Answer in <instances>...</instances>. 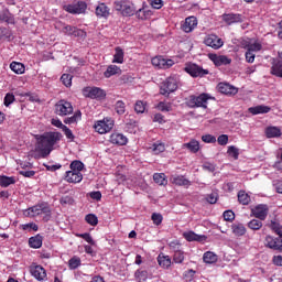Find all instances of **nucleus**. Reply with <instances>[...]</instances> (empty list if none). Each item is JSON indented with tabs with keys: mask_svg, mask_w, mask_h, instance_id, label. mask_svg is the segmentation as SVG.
Here are the masks:
<instances>
[{
	"mask_svg": "<svg viewBox=\"0 0 282 282\" xmlns=\"http://www.w3.org/2000/svg\"><path fill=\"white\" fill-rule=\"evenodd\" d=\"M63 134L61 132H45L37 139L35 151L42 158H47L54 151V145L61 142Z\"/></svg>",
	"mask_w": 282,
	"mask_h": 282,
	"instance_id": "nucleus-1",
	"label": "nucleus"
},
{
	"mask_svg": "<svg viewBox=\"0 0 282 282\" xmlns=\"http://www.w3.org/2000/svg\"><path fill=\"white\" fill-rule=\"evenodd\" d=\"M210 95L203 93L200 95H191L187 100L186 105L191 109L195 108H202V109H208V101L210 100Z\"/></svg>",
	"mask_w": 282,
	"mask_h": 282,
	"instance_id": "nucleus-2",
	"label": "nucleus"
},
{
	"mask_svg": "<svg viewBox=\"0 0 282 282\" xmlns=\"http://www.w3.org/2000/svg\"><path fill=\"white\" fill-rule=\"evenodd\" d=\"M180 84L181 80L178 75H171L170 77H167L161 85L162 96H166L169 94H173V91H177V87H180Z\"/></svg>",
	"mask_w": 282,
	"mask_h": 282,
	"instance_id": "nucleus-3",
	"label": "nucleus"
},
{
	"mask_svg": "<svg viewBox=\"0 0 282 282\" xmlns=\"http://www.w3.org/2000/svg\"><path fill=\"white\" fill-rule=\"evenodd\" d=\"M113 6L115 10H117V12H121L122 17H133V14H135L133 3L127 0H117Z\"/></svg>",
	"mask_w": 282,
	"mask_h": 282,
	"instance_id": "nucleus-4",
	"label": "nucleus"
},
{
	"mask_svg": "<svg viewBox=\"0 0 282 282\" xmlns=\"http://www.w3.org/2000/svg\"><path fill=\"white\" fill-rule=\"evenodd\" d=\"M94 129L97 133H100L101 135L105 133H109V131L113 129V119L104 118L102 120L96 121L94 124Z\"/></svg>",
	"mask_w": 282,
	"mask_h": 282,
	"instance_id": "nucleus-5",
	"label": "nucleus"
},
{
	"mask_svg": "<svg viewBox=\"0 0 282 282\" xmlns=\"http://www.w3.org/2000/svg\"><path fill=\"white\" fill-rule=\"evenodd\" d=\"M83 96L85 98H93L95 100H102L106 98L107 93L99 87H85L83 89Z\"/></svg>",
	"mask_w": 282,
	"mask_h": 282,
	"instance_id": "nucleus-6",
	"label": "nucleus"
},
{
	"mask_svg": "<svg viewBox=\"0 0 282 282\" xmlns=\"http://www.w3.org/2000/svg\"><path fill=\"white\" fill-rule=\"evenodd\" d=\"M184 72H186V74H189L192 78H202L203 76L208 75V69H204L197 64H186Z\"/></svg>",
	"mask_w": 282,
	"mask_h": 282,
	"instance_id": "nucleus-7",
	"label": "nucleus"
},
{
	"mask_svg": "<svg viewBox=\"0 0 282 282\" xmlns=\"http://www.w3.org/2000/svg\"><path fill=\"white\" fill-rule=\"evenodd\" d=\"M270 214V207L265 204H259L251 209V215L259 219L260 221H265L268 215Z\"/></svg>",
	"mask_w": 282,
	"mask_h": 282,
	"instance_id": "nucleus-8",
	"label": "nucleus"
},
{
	"mask_svg": "<svg viewBox=\"0 0 282 282\" xmlns=\"http://www.w3.org/2000/svg\"><path fill=\"white\" fill-rule=\"evenodd\" d=\"M153 67L156 69H171L175 62L173 59L164 58L163 56H155L152 58Z\"/></svg>",
	"mask_w": 282,
	"mask_h": 282,
	"instance_id": "nucleus-9",
	"label": "nucleus"
},
{
	"mask_svg": "<svg viewBox=\"0 0 282 282\" xmlns=\"http://www.w3.org/2000/svg\"><path fill=\"white\" fill-rule=\"evenodd\" d=\"M74 112V107L69 101L59 100L55 105V113L57 116H69V113Z\"/></svg>",
	"mask_w": 282,
	"mask_h": 282,
	"instance_id": "nucleus-10",
	"label": "nucleus"
},
{
	"mask_svg": "<svg viewBox=\"0 0 282 282\" xmlns=\"http://www.w3.org/2000/svg\"><path fill=\"white\" fill-rule=\"evenodd\" d=\"M204 43L207 45V47H212L213 50H219L224 47V40L215 34H208L205 36Z\"/></svg>",
	"mask_w": 282,
	"mask_h": 282,
	"instance_id": "nucleus-11",
	"label": "nucleus"
},
{
	"mask_svg": "<svg viewBox=\"0 0 282 282\" xmlns=\"http://www.w3.org/2000/svg\"><path fill=\"white\" fill-rule=\"evenodd\" d=\"M30 273L36 279V281H45L47 279V272L45 268L40 264H33L30 267Z\"/></svg>",
	"mask_w": 282,
	"mask_h": 282,
	"instance_id": "nucleus-12",
	"label": "nucleus"
},
{
	"mask_svg": "<svg viewBox=\"0 0 282 282\" xmlns=\"http://www.w3.org/2000/svg\"><path fill=\"white\" fill-rule=\"evenodd\" d=\"M264 246L267 248H270V250H278L279 252H282V239L281 238H274L272 236H267L264 239Z\"/></svg>",
	"mask_w": 282,
	"mask_h": 282,
	"instance_id": "nucleus-13",
	"label": "nucleus"
},
{
	"mask_svg": "<svg viewBox=\"0 0 282 282\" xmlns=\"http://www.w3.org/2000/svg\"><path fill=\"white\" fill-rule=\"evenodd\" d=\"M64 10L69 12V14H83L87 10V4L85 2H77L75 4L64 6Z\"/></svg>",
	"mask_w": 282,
	"mask_h": 282,
	"instance_id": "nucleus-14",
	"label": "nucleus"
},
{
	"mask_svg": "<svg viewBox=\"0 0 282 282\" xmlns=\"http://www.w3.org/2000/svg\"><path fill=\"white\" fill-rule=\"evenodd\" d=\"M45 213H50V208L45 206V204L35 205L26 209L28 217H39V215H43Z\"/></svg>",
	"mask_w": 282,
	"mask_h": 282,
	"instance_id": "nucleus-15",
	"label": "nucleus"
},
{
	"mask_svg": "<svg viewBox=\"0 0 282 282\" xmlns=\"http://www.w3.org/2000/svg\"><path fill=\"white\" fill-rule=\"evenodd\" d=\"M62 32L67 36H77L80 39H83L84 36H87V33H85V31L72 25H64L62 28Z\"/></svg>",
	"mask_w": 282,
	"mask_h": 282,
	"instance_id": "nucleus-16",
	"label": "nucleus"
},
{
	"mask_svg": "<svg viewBox=\"0 0 282 282\" xmlns=\"http://www.w3.org/2000/svg\"><path fill=\"white\" fill-rule=\"evenodd\" d=\"M209 58L212 62H214L216 67H221V65H230V63H232V59L226 55L210 54Z\"/></svg>",
	"mask_w": 282,
	"mask_h": 282,
	"instance_id": "nucleus-17",
	"label": "nucleus"
},
{
	"mask_svg": "<svg viewBox=\"0 0 282 282\" xmlns=\"http://www.w3.org/2000/svg\"><path fill=\"white\" fill-rule=\"evenodd\" d=\"M109 141L111 142V144H117L118 147H126V144L129 142V139L120 132H115L110 135Z\"/></svg>",
	"mask_w": 282,
	"mask_h": 282,
	"instance_id": "nucleus-18",
	"label": "nucleus"
},
{
	"mask_svg": "<svg viewBox=\"0 0 282 282\" xmlns=\"http://www.w3.org/2000/svg\"><path fill=\"white\" fill-rule=\"evenodd\" d=\"M66 182L69 184H79V182H83V173L80 172H74V171H67L65 175Z\"/></svg>",
	"mask_w": 282,
	"mask_h": 282,
	"instance_id": "nucleus-19",
	"label": "nucleus"
},
{
	"mask_svg": "<svg viewBox=\"0 0 282 282\" xmlns=\"http://www.w3.org/2000/svg\"><path fill=\"white\" fill-rule=\"evenodd\" d=\"M223 21L227 23V25H232V23H241L243 22V15L239 13H228L223 15Z\"/></svg>",
	"mask_w": 282,
	"mask_h": 282,
	"instance_id": "nucleus-20",
	"label": "nucleus"
},
{
	"mask_svg": "<svg viewBox=\"0 0 282 282\" xmlns=\"http://www.w3.org/2000/svg\"><path fill=\"white\" fill-rule=\"evenodd\" d=\"M197 28V18L188 17L185 19L184 24L182 25L183 32H193L194 29Z\"/></svg>",
	"mask_w": 282,
	"mask_h": 282,
	"instance_id": "nucleus-21",
	"label": "nucleus"
},
{
	"mask_svg": "<svg viewBox=\"0 0 282 282\" xmlns=\"http://www.w3.org/2000/svg\"><path fill=\"white\" fill-rule=\"evenodd\" d=\"M218 90L220 94H225L226 96H235L237 94V88L231 86L230 84L219 83Z\"/></svg>",
	"mask_w": 282,
	"mask_h": 282,
	"instance_id": "nucleus-22",
	"label": "nucleus"
},
{
	"mask_svg": "<svg viewBox=\"0 0 282 282\" xmlns=\"http://www.w3.org/2000/svg\"><path fill=\"white\" fill-rule=\"evenodd\" d=\"M109 14H111V10L109 9V7H107V4L99 3L96 7V15L100 19H109Z\"/></svg>",
	"mask_w": 282,
	"mask_h": 282,
	"instance_id": "nucleus-23",
	"label": "nucleus"
},
{
	"mask_svg": "<svg viewBox=\"0 0 282 282\" xmlns=\"http://www.w3.org/2000/svg\"><path fill=\"white\" fill-rule=\"evenodd\" d=\"M271 74L272 76L282 78V61L281 59H278V58L272 59Z\"/></svg>",
	"mask_w": 282,
	"mask_h": 282,
	"instance_id": "nucleus-24",
	"label": "nucleus"
},
{
	"mask_svg": "<svg viewBox=\"0 0 282 282\" xmlns=\"http://www.w3.org/2000/svg\"><path fill=\"white\" fill-rule=\"evenodd\" d=\"M171 182L172 184H175L176 186H186V188H188V186H191V181L186 177H184L183 175H175L171 177Z\"/></svg>",
	"mask_w": 282,
	"mask_h": 282,
	"instance_id": "nucleus-25",
	"label": "nucleus"
},
{
	"mask_svg": "<svg viewBox=\"0 0 282 282\" xmlns=\"http://www.w3.org/2000/svg\"><path fill=\"white\" fill-rule=\"evenodd\" d=\"M264 133L267 138H281L282 135L281 128L276 126L267 127Z\"/></svg>",
	"mask_w": 282,
	"mask_h": 282,
	"instance_id": "nucleus-26",
	"label": "nucleus"
},
{
	"mask_svg": "<svg viewBox=\"0 0 282 282\" xmlns=\"http://www.w3.org/2000/svg\"><path fill=\"white\" fill-rule=\"evenodd\" d=\"M122 69L117 65H109L104 73L105 78H111V76H120Z\"/></svg>",
	"mask_w": 282,
	"mask_h": 282,
	"instance_id": "nucleus-27",
	"label": "nucleus"
},
{
	"mask_svg": "<svg viewBox=\"0 0 282 282\" xmlns=\"http://www.w3.org/2000/svg\"><path fill=\"white\" fill-rule=\"evenodd\" d=\"M182 149H187L189 153H198L199 152V141L192 139L189 142L184 143Z\"/></svg>",
	"mask_w": 282,
	"mask_h": 282,
	"instance_id": "nucleus-28",
	"label": "nucleus"
},
{
	"mask_svg": "<svg viewBox=\"0 0 282 282\" xmlns=\"http://www.w3.org/2000/svg\"><path fill=\"white\" fill-rule=\"evenodd\" d=\"M271 108L269 106H256L249 108V113H252V116H259V113H270Z\"/></svg>",
	"mask_w": 282,
	"mask_h": 282,
	"instance_id": "nucleus-29",
	"label": "nucleus"
},
{
	"mask_svg": "<svg viewBox=\"0 0 282 282\" xmlns=\"http://www.w3.org/2000/svg\"><path fill=\"white\" fill-rule=\"evenodd\" d=\"M12 184H17V177L0 175V186L2 188H8V186H12Z\"/></svg>",
	"mask_w": 282,
	"mask_h": 282,
	"instance_id": "nucleus-30",
	"label": "nucleus"
},
{
	"mask_svg": "<svg viewBox=\"0 0 282 282\" xmlns=\"http://www.w3.org/2000/svg\"><path fill=\"white\" fill-rule=\"evenodd\" d=\"M112 63H118L119 65H122V63H124V51L119 46L115 48Z\"/></svg>",
	"mask_w": 282,
	"mask_h": 282,
	"instance_id": "nucleus-31",
	"label": "nucleus"
},
{
	"mask_svg": "<svg viewBox=\"0 0 282 282\" xmlns=\"http://www.w3.org/2000/svg\"><path fill=\"white\" fill-rule=\"evenodd\" d=\"M232 232L234 235H236V237H243V235H246L247 229L246 226H243V224L241 223H236L231 226Z\"/></svg>",
	"mask_w": 282,
	"mask_h": 282,
	"instance_id": "nucleus-32",
	"label": "nucleus"
},
{
	"mask_svg": "<svg viewBox=\"0 0 282 282\" xmlns=\"http://www.w3.org/2000/svg\"><path fill=\"white\" fill-rule=\"evenodd\" d=\"M158 263L160 268H163L164 270H169V267L171 265V257L164 256V254H159L158 256Z\"/></svg>",
	"mask_w": 282,
	"mask_h": 282,
	"instance_id": "nucleus-33",
	"label": "nucleus"
},
{
	"mask_svg": "<svg viewBox=\"0 0 282 282\" xmlns=\"http://www.w3.org/2000/svg\"><path fill=\"white\" fill-rule=\"evenodd\" d=\"M219 257L215 253V252H212V251H207L204 253L203 256V261L204 263H217Z\"/></svg>",
	"mask_w": 282,
	"mask_h": 282,
	"instance_id": "nucleus-34",
	"label": "nucleus"
},
{
	"mask_svg": "<svg viewBox=\"0 0 282 282\" xmlns=\"http://www.w3.org/2000/svg\"><path fill=\"white\" fill-rule=\"evenodd\" d=\"M153 181L155 184H159V186H166V184H169V180H166V174L164 173H154Z\"/></svg>",
	"mask_w": 282,
	"mask_h": 282,
	"instance_id": "nucleus-35",
	"label": "nucleus"
},
{
	"mask_svg": "<svg viewBox=\"0 0 282 282\" xmlns=\"http://www.w3.org/2000/svg\"><path fill=\"white\" fill-rule=\"evenodd\" d=\"M137 17L139 19H141V21H147V19H149L150 17H153V11L147 9V8H143V9H139L137 11Z\"/></svg>",
	"mask_w": 282,
	"mask_h": 282,
	"instance_id": "nucleus-36",
	"label": "nucleus"
},
{
	"mask_svg": "<svg viewBox=\"0 0 282 282\" xmlns=\"http://www.w3.org/2000/svg\"><path fill=\"white\" fill-rule=\"evenodd\" d=\"M10 69L12 72H14V74H24L25 73V66L19 62H12L10 64Z\"/></svg>",
	"mask_w": 282,
	"mask_h": 282,
	"instance_id": "nucleus-37",
	"label": "nucleus"
},
{
	"mask_svg": "<svg viewBox=\"0 0 282 282\" xmlns=\"http://www.w3.org/2000/svg\"><path fill=\"white\" fill-rule=\"evenodd\" d=\"M29 246L35 249L41 248L43 246V238L41 236L31 237L29 239Z\"/></svg>",
	"mask_w": 282,
	"mask_h": 282,
	"instance_id": "nucleus-38",
	"label": "nucleus"
},
{
	"mask_svg": "<svg viewBox=\"0 0 282 282\" xmlns=\"http://www.w3.org/2000/svg\"><path fill=\"white\" fill-rule=\"evenodd\" d=\"M0 21H4V23L14 24V15L10 13V11H2L0 13Z\"/></svg>",
	"mask_w": 282,
	"mask_h": 282,
	"instance_id": "nucleus-39",
	"label": "nucleus"
},
{
	"mask_svg": "<svg viewBox=\"0 0 282 282\" xmlns=\"http://www.w3.org/2000/svg\"><path fill=\"white\" fill-rule=\"evenodd\" d=\"M250 195H248V193H246L245 191H240L238 193V202L239 204H242V206H248V204H250Z\"/></svg>",
	"mask_w": 282,
	"mask_h": 282,
	"instance_id": "nucleus-40",
	"label": "nucleus"
},
{
	"mask_svg": "<svg viewBox=\"0 0 282 282\" xmlns=\"http://www.w3.org/2000/svg\"><path fill=\"white\" fill-rule=\"evenodd\" d=\"M248 228H250V230H261V228H263V223L260 219H251L248 224H247Z\"/></svg>",
	"mask_w": 282,
	"mask_h": 282,
	"instance_id": "nucleus-41",
	"label": "nucleus"
},
{
	"mask_svg": "<svg viewBox=\"0 0 282 282\" xmlns=\"http://www.w3.org/2000/svg\"><path fill=\"white\" fill-rule=\"evenodd\" d=\"M183 237L186 241H200L202 239V237L194 231H185L183 232Z\"/></svg>",
	"mask_w": 282,
	"mask_h": 282,
	"instance_id": "nucleus-42",
	"label": "nucleus"
},
{
	"mask_svg": "<svg viewBox=\"0 0 282 282\" xmlns=\"http://www.w3.org/2000/svg\"><path fill=\"white\" fill-rule=\"evenodd\" d=\"M150 149H152L154 155H160V153H164V151H166V147L164 145V143L160 142L154 143Z\"/></svg>",
	"mask_w": 282,
	"mask_h": 282,
	"instance_id": "nucleus-43",
	"label": "nucleus"
},
{
	"mask_svg": "<svg viewBox=\"0 0 282 282\" xmlns=\"http://www.w3.org/2000/svg\"><path fill=\"white\" fill-rule=\"evenodd\" d=\"M115 111L118 116H123L124 111H127V105H124V101L118 100L115 105Z\"/></svg>",
	"mask_w": 282,
	"mask_h": 282,
	"instance_id": "nucleus-44",
	"label": "nucleus"
},
{
	"mask_svg": "<svg viewBox=\"0 0 282 282\" xmlns=\"http://www.w3.org/2000/svg\"><path fill=\"white\" fill-rule=\"evenodd\" d=\"M134 276L138 282H145L149 279V272L142 271V270H137L134 273Z\"/></svg>",
	"mask_w": 282,
	"mask_h": 282,
	"instance_id": "nucleus-45",
	"label": "nucleus"
},
{
	"mask_svg": "<svg viewBox=\"0 0 282 282\" xmlns=\"http://www.w3.org/2000/svg\"><path fill=\"white\" fill-rule=\"evenodd\" d=\"M70 171L75 172V173H80V171H83V169H85V164H83V162L80 161H73L70 163Z\"/></svg>",
	"mask_w": 282,
	"mask_h": 282,
	"instance_id": "nucleus-46",
	"label": "nucleus"
},
{
	"mask_svg": "<svg viewBox=\"0 0 282 282\" xmlns=\"http://www.w3.org/2000/svg\"><path fill=\"white\" fill-rule=\"evenodd\" d=\"M269 228H271V230H273V232H275V235H279V237L282 238V226L279 223L271 220Z\"/></svg>",
	"mask_w": 282,
	"mask_h": 282,
	"instance_id": "nucleus-47",
	"label": "nucleus"
},
{
	"mask_svg": "<svg viewBox=\"0 0 282 282\" xmlns=\"http://www.w3.org/2000/svg\"><path fill=\"white\" fill-rule=\"evenodd\" d=\"M262 45H261V43H259V42H253V43H249L247 46H246V48H247V51H249V52H261V50H262Z\"/></svg>",
	"mask_w": 282,
	"mask_h": 282,
	"instance_id": "nucleus-48",
	"label": "nucleus"
},
{
	"mask_svg": "<svg viewBox=\"0 0 282 282\" xmlns=\"http://www.w3.org/2000/svg\"><path fill=\"white\" fill-rule=\"evenodd\" d=\"M173 262L174 263H184V251H182V250L174 251Z\"/></svg>",
	"mask_w": 282,
	"mask_h": 282,
	"instance_id": "nucleus-49",
	"label": "nucleus"
},
{
	"mask_svg": "<svg viewBox=\"0 0 282 282\" xmlns=\"http://www.w3.org/2000/svg\"><path fill=\"white\" fill-rule=\"evenodd\" d=\"M227 153L230 158H234V160H239V150L237 149V147H228Z\"/></svg>",
	"mask_w": 282,
	"mask_h": 282,
	"instance_id": "nucleus-50",
	"label": "nucleus"
},
{
	"mask_svg": "<svg viewBox=\"0 0 282 282\" xmlns=\"http://www.w3.org/2000/svg\"><path fill=\"white\" fill-rule=\"evenodd\" d=\"M145 110H147V104H144V101L139 100V101L135 102L134 111L137 113H144Z\"/></svg>",
	"mask_w": 282,
	"mask_h": 282,
	"instance_id": "nucleus-51",
	"label": "nucleus"
},
{
	"mask_svg": "<svg viewBox=\"0 0 282 282\" xmlns=\"http://www.w3.org/2000/svg\"><path fill=\"white\" fill-rule=\"evenodd\" d=\"M85 221H87L89 226H98V217L94 214L86 215Z\"/></svg>",
	"mask_w": 282,
	"mask_h": 282,
	"instance_id": "nucleus-52",
	"label": "nucleus"
},
{
	"mask_svg": "<svg viewBox=\"0 0 282 282\" xmlns=\"http://www.w3.org/2000/svg\"><path fill=\"white\" fill-rule=\"evenodd\" d=\"M68 267H69V270H76V268L80 267V258H78V257H73V258L68 261Z\"/></svg>",
	"mask_w": 282,
	"mask_h": 282,
	"instance_id": "nucleus-53",
	"label": "nucleus"
},
{
	"mask_svg": "<svg viewBox=\"0 0 282 282\" xmlns=\"http://www.w3.org/2000/svg\"><path fill=\"white\" fill-rule=\"evenodd\" d=\"M76 237H79L80 239H84L87 241V243H90V246H95L96 241H94V238H91V235L89 234H77Z\"/></svg>",
	"mask_w": 282,
	"mask_h": 282,
	"instance_id": "nucleus-54",
	"label": "nucleus"
},
{
	"mask_svg": "<svg viewBox=\"0 0 282 282\" xmlns=\"http://www.w3.org/2000/svg\"><path fill=\"white\" fill-rule=\"evenodd\" d=\"M80 118H82V113L80 111H78V112H75L74 116H72L70 118L66 119L64 122L66 124H74V122H78Z\"/></svg>",
	"mask_w": 282,
	"mask_h": 282,
	"instance_id": "nucleus-55",
	"label": "nucleus"
},
{
	"mask_svg": "<svg viewBox=\"0 0 282 282\" xmlns=\"http://www.w3.org/2000/svg\"><path fill=\"white\" fill-rule=\"evenodd\" d=\"M202 140L206 144H215V142H217V138H215V135H212V134H204L202 137Z\"/></svg>",
	"mask_w": 282,
	"mask_h": 282,
	"instance_id": "nucleus-56",
	"label": "nucleus"
},
{
	"mask_svg": "<svg viewBox=\"0 0 282 282\" xmlns=\"http://www.w3.org/2000/svg\"><path fill=\"white\" fill-rule=\"evenodd\" d=\"M156 108L159 109V111H171V102L161 101L159 102Z\"/></svg>",
	"mask_w": 282,
	"mask_h": 282,
	"instance_id": "nucleus-57",
	"label": "nucleus"
},
{
	"mask_svg": "<svg viewBox=\"0 0 282 282\" xmlns=\"http://www.w3.org/2000/svg\"><path fill=\"white\" fill-rule=\"evenodd\" d=\"M148 2L152 8H154V10H160L164 6L162 0H148Z\"/></svg>",
	"mask_w": 282,
	"mask_h": 282,
	"instance_id": "nucleus-58",
	"label": "nucleus"
},
{
	"mask_svg": "<svg viewBox=\"0 0 282 282\" xmlns=\"http://www.w3.org/2000/svg\"><path fill=\"white\" fill-rule=\"evenodd\" d=\"M22 230H34L36 232L39 230V226L34 223H29L25 225H21Z\"/></svg>",
	"mask_w": 282,
	"mask_h": 282,
	"instance_id": "nucleus-59",
	"label": "nucleus"
},
{
	"mask_svg": "<svg viewBox=\"0 0 282 282\" xmlns=\"http://www.w3.org/2000/svg\"><path fill=\"white\" fill-rule=\"evenodd\" d=\"M59 204H62V206H65V205L73 206L74 198L72 196H64L59 199Z\"/></svg>",
	"mask_w": 282,
	"mask_h": 282,
	"instance_id": "nucleus-60",
	"label": "nucleus"
},
{
	"mask_svg": "<svg viewBox=\"0 0 282 282\" xmlns=\"http://www.w3.org/2000/svg\"><path fill=\"white\" fill-rule=\"evenodd\" d=\"M61 80L65 87H69L72 85V75L69 74H63L61 77Z\"/></svg>",
	"mask_w": 282,
	"mask_h": 282,
	"instance_id": "nucleus-61",
	"label": "nucleus"
},
{
	"mask_svg": "<svg viewBox=\"0 0 282 282\" xmlns=\"http://www.w3.org/2000/svg\"><path fill=\"white\" fill-rule=\"evenodd\" d=\"M223 217L225 219V221H235V212L232 210H226L223 214Z\"/></svg>",
	"mask_w": 282,
	"mask_h": 282,
	"instance_id": "nucleus-62",
	"label": "nucleus"
},
{
	"mask_svg": "<svg viewBox=\"0 0 282 282\" xmlns=\"http://www.w3.org/2000/svg\"><path fill=\"white\" fill-rule=\"evenodd\" d=\"M153 224H155V226H160V224H162V214H152V217H151Z\"/></svg>",
	"mask_w": 282,
	"mask_h": 282,
	"instance_id": "nucleus-63",
	"label": "nucleus"
},
{
	"mask_svg": "<svg viewBox=\"0 0 282 282\" xmlns=\"http://www.w3.org/2000/svg\"><path fill=\"white\" fill-rule=\"evenodd\" d=\"M218 144H220V147H226V144H228V135L227 134H221L218 137L217 139Z\"/></svg>",
	"mask_w": 282,
	"mask_h": 282,
	"instance_id": "nucleus-64",
	"label": "nucleus"
}]
</instances>
